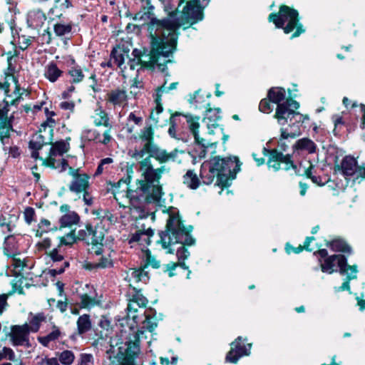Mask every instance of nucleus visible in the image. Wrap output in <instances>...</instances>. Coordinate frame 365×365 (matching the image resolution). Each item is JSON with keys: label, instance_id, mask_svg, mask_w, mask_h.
Returning <instances> with one entry per match:
<instances>
[{"label": "nucleus", "instance_id": "f257e3e1", "mask_svg": "<svg viewBox=\"0 0 365 365\" xmlns=\"http://www.w3.org/2000/svg\"><path fill=\"white\" fill-rule=\"evenodd\" d=\"M150 18L149 30L151 36L150 54H146L135 48L132 51L133 58H129L127 65L130 70L139 72L143 68H158L165 71L166 63L170 61L167 59L176 48L178 34L177 30L184 24L182 19L170 15L167 19L158 20L155 17Z\"/></svg>", "mask_w": 365, "mask_h": 365}, {"label": "nucleus", "instance_id": "f03ea898", "mask_svg": "<svg viewBox=\"0 0 365 365\" xmlns=\"http://www.w3.org/2000/svg\"><path fill=\"white\" fill-rule=\"evenodd\" d=\"M138 161L139 172L143 180H138L135 189H129L128 184L130 177L120 180L114 185L115 189L120 187L121 184L125 185L126 196L130 200V213L135 219L146 218L150 215L147 205L150 203H158L162 197V187L160 185V180L162 175L168 173L169 169L165 165L158 168H154L150 157H144Z\"/></svg>", "mask_w": 365, "mask_h": 365}, {"label": "nucleus", "instance_id": "7ed1b4c3", "mask_svg": "<svg viewBox=\"0 0 365 365\" xmlns=\"http://www.w3.org/2000/svg\"><path fill=\"white\" fill-rule=\"evenodd\" d=\"M240 166L238 158L236 157L221 158L216 156L203 162L200 168V177L205 185H210L216 180L217 185L227 187L240 171Z\"/></svg>", "mask_w": 365, "mask_h": 365}, {"label": "nucleus", "instance_id": "20e7f679", "mask_svg": "<svg viewBox=\"0 0 365 365\" xmlns=\"http://www.w3.org/2000/svg\"><path fill=\"white\" fill-rule=\"evenodd\" d=\"M314 254L324 259V261H322L320 259H319L321 269L323 272L332 274L334 272H337V269H334V267L337 266L339 274L346 276V279L341 286L334 287V292H350V281L355 279L357 277V266L349 265L347 264V259L342 255H333L328 256V252L325 249L314 252Z\"/></svg>", "mask_w": 365, "mask_h": 365}, {"label": "nucleus", "instance_id": "39448f33", "mask_svg": "<svg viewBox=\"0 0 365 365\" xmlns=\"http://www.w3.org/2000/svg\"><path fill=\"white\" fill-rule=\"evenodd\" d=\"M269 101L277 104L275 118L281 125H286L289 120H295L299 123L301 119H309L308 115H304L297 110L299 103L291 98L285 100L286 92L283 88L276 87L269 90L267 94Z\"/></svg>", "mask_w": 365, "mask_h": 365}, {"label": "nucleus", "instance_id": "423d86ee", "mask_svg": "<svg viewBox=\"0 0 365 365\" xmlns=\"http://www.w3.org/2000/svg\"><path fill=\"white\" fill-rule=\"evenodd\" d=\"M160 242L163 249L168 253H173L172 247L176 244L192 245L195 240L182 224L179 215H170L166 225V230L160 233Z\"/></svg>", "mask_w": 365, "mask_h": 365}, {"label": "nucleus", "instance_id": "0eeeda50", "mask_svg": "<svg viewBox=\"0 0 365 365\" xmlns=\"http://www.w3.org/2000/svg\"><path fill=\"white\" fill-rule=\"evenodd\" d=\"M268 19L274 24L277 28H282L285 34H289L296 29L292 38L299 36L305 30L299 23V13L287 6H281L278 14H270Z\"/></svg>", "mask_w": 365, "mask_h": 365}, {"label": "nucleus", "instance_id": "6e6552de", "mask_svg": "<svg viewBox=\"0 0 365 365\" xmlns=\"http://www.w3.org/2000/svg\"><path fill=\"white\" fill-rule=\"evenodd\" d=\"M140 353L138 343L127 341L121 343L115 355L110 356L108 365H135V359Z\"/></svg>", "mask_w": 365, "mask_h": 365}, {"label": "nucleus", "instance_id": "1a4fd4ad", "mask_svg": "<svg viewBox=\"0 0 365 365\" xmlns=\"http://www.w3.org/2000/svg\"><path fill=\"white\" fill-rule=\"evenodd\" d=\"M69 150V144L61 140L52 144L48 158L41 160L43 165L53 169L60 168V171H64L68 166L66 160L63 158L64 153Z\"/></svg>", "mask_w": 365, "mask_h": 365}, {"label": "nucleus", "instance_id": "9d476101", "mask_svg": "<svg viewBox=\"0 0 365 365\" xmlns=\"http://www.w3.org/2000/svg\"><path fill=\"white\" fill-rule=\"evenodd\" d=\"M262 153L264 155L269 154L267 162L269 168L277 171L280 169L289 170L293 169L297 173V166L293 163L289 155H284L278 153L277 150H269L265 147L263 148Z\"/></svg>", "mask_w": 365, "mask_h": 365}, {"label": "nucleus", "instance_id": "9b49d317", "mask_svg": "<svg viewBox=\"0 0 365 365\" xmlns=\"http://www.w3.org/2000/svg\"><path fill=\"white\" fill-rule=\"evenodd\" d=\"M210 0H190L183 8L182 17L187 23L192 25L203 19V10L209 4Z\"/></svg>", "mask_w": 365, "mask_h": 365}, {"label": "nucleus", "instance_id": "f8f14e48", "mask_svg": "<svg viewBox=\"0 0 365 365\" xmlns=\"http://www.w3.org/2000/svg\"><path fill=\"white\" fill-rule=\"evenodd\" d=\"M305 120L301 119L299 123L295 122V120H289L286 123L287 127L281 128V138L278 142L277 148L274 150H277L278 153H281L286 151L289 147L288 138H295L301 135V128Z\"/></svg>", "mask_w": 365, "mask_h": 365}, {"label": "nucleus", "instance_id": "ddd939ff", "mask_svg": "<svg viewBox=\"0 0 365 365\" xmlns=\"http://www.w3.org/2000/svg\"><path fill=\"white\" fill-rule=\"evenodd\" d=\"M139 138L144 143L143 148L129 152L130 155L135 160L143 159L147 155V150L155 144L154 143V130L151 125H147L140 130Z\"/></svg>", "mask_w": 365, "mask_h": 365}, {"label": "nucleus", "instance_id": "4468645a", "mask_svg": "<svg viewBox=\"0 0 365 365\" xmlns=\"http://www.w3.org/2000/svg\"><path fill=\"white\" fill-rule=\"evenodd\" d=\"M246 341L247 339L238 336L231 343V349L227 354L225 358L227 362L236 364L241 357L250 354L252 344H245L244 342Z\"/></svg>", "mask_w": 365, "mask_h": 365}, {"label": "nucleus", "instance_id": "2eb2a0df", "mask_svg": "<svg viewBox=\"0 0 365 365\" xmlns=\"http://www.w3.org/2000/svg\"><path fill=\"white\" fill-rule=\"evenodd\" d=\"M30 331L28 329L27 324L23 325H14L11 327L9 337L11 344L16 346L31 347L29 340Z\"/></svg>", "mask_w": 365, "mask_h": 365}, {"label": "nucleus", "instance_id": "dca6fc26", "mask_svg": "<svg viewBox=\"0 0 365 365\" xmlns=\"http://www.w3.org/2000/svg\"><path fill=\"white\" fill-rule=\"evenodd\" d=\"M341 170L345 177L355 176L356 179L359 177L365 178V167L357 165L356 160L351 156H346L341 163Z\"/></svg>", "mask_w": 365, "mask_h": 365}, {"label": "nucleus", "instance_id": "f3484780", "mask_svg": "<svg viewBox=\"0 0 365 365\" xmlns=\"http://www.w3.org/2000/svg\"><path fill=\"white\" fill-rule=\"evenodd\" d=\"M106 104L114 109L123 108L128 103L127 91L122 88H115L109 91L106 96Z\"/></svg>", "mask_w": 365, "mask_h": 365}, {"label": "nucleus", "instance_id": "a211bd4d", "mask_svg": "<svg viewBox=\"0 0 365 365\" xmlns=\"http://www.w3.org/2000/svg\"><path fill=\"white\" fill-rule=\"evenodd\" d=\"M24 241V236L21 233L14 232L9 234L4 239L3 244L4 254L12 257L20 254V245Z\"/></svg>", "mask_w": 365, "mask_h": 365}, {"label": "nucleus", "instance_id": "6ab92c4d", "mask_svg": "<svg viewBox=\"0 0 365 365\" xmlns=\"http://www.w3.org/2000/svg\"><path fill=\"white\" fill-rule=\"evenodd\" d=\"M70 174L73 177V180L68 186L71 192L78 194L88 190L90 187L89 175L81 173L78 170H73Z\"/></svg>", "mask_w": 365, "mask_h": 365}, {"label": "nucleus", "instance_id": "aec40b11", "mask_svg": "<svg viewBox=\"0 0 365 365\" xmlns=\"http://www.w3.org/2000/svg\"><path fill=\"white\" fill-rule=\"evenodd\" d=\"M14 94L16 96L14 99L10 101L4 100L0 103V122L9 120L7 114L9 106H17L23 99L22 96H28L29 93L26 89L20 88L19 85H16Z\"/></svg>", "mask_w": 365, "mask_h": 365}, {"label": "nucleus", "instance_id": "412c9836", "mask_svg": "<svg viewBox=\"0 0 365 365\" xmlns=\"http://www.w3.org/2000/svg\"><path fill=\"white\" fill-rule=\"evenodd\" d=\"M184 119L187 123V127L190 131V133L193 135L195 141L201 145L200 148V153H199V158H204L206 155V150L205 148L207 147V144L205 143V141L203 139H200L199 135H198V128L200 127L199 124V117H193L192 115H186Z\"/></svg>", "mask_w": 365, "mask_h": 365}, {"label": "nucleus", "instance_id": "4be33fe9", "mask_svg": "<svg viewBox=\"0 0 365 365\" xmlns=\"http://www.w3.org/2000/svg\"><path fill=\"white\" fill-rule=\"evenodd\" d=\"M147 157L155 158L160 163H167L169 161H175L178 156V150L177 149L173 150L170 153H168L165 150L160 148L156 144L149 148L147 150Z\"/></svg>", "mask_w": 365, "mask_h": 365}, {"label": "nucleus", "instance_id": "5701e85b", "mask_svg": "<svg viewBox=\"0 0 365 365\" xmlns=\"http://www.w3.org/2000/svg\"><path fill=\"white\" fill-rule=\"evenodd\" d=\"M50 257L53 264L49 269V274L53 277L62 274L65 269L69 266V262L64 260L63 256L59 254L57 249H53L51 252Z\"/></svg>", "mask_w": 365, "mask_h": 365}, {"label": "nucleus", "instance_id": "b1692460", "mask_svg": "<svg viewBox=\"0 0 365 365\" xmlns=\"http://www.w3.org/2000/svg\"><path fill=\"white\" fill-rule=\"evenodd\" d=\"M111 252L105 253L101 248H98L95 254L98 257L94 262L87 264V269H105L113 267Z\"/></svg>", "mask_w": 365, "mask_h": 365}, {"label": "nucleus", "instance_id": "393cba45", "mask_svg": "<svg viewBox=\"0 0 365 365\" xmlns=\"http://www.w3.org/2000/svg\"><path fill=\"white\" fill-rule=\"evenodd\" d=\"M46 20V14L39 9L30 10L26 14V23L29 28L38 30Z\"/></svg>", "mask_w": 365, "mask_h": 365}, {"label": "nucleus", "instance_id": "a878e982", "mask_svg": "<svg viewBox=\"0 0 365 365\" xmlns=\"http://www.w3.org/2000/svg\"><path fill=\"white\" fill-rule=\"evenodd\" d=\"M187 115H180L176 113L175 115L170 117V125L168 129L169 135L178 140H182L185 142H187V139H184L183 137L181 136L180 130L178 127V125L180 123L187 125V121L184 119Z\"/></svg>", "mask_w": 365, "mask_h": 365}, {"label": "nucleus", "instance_id": "bb28decb", "mask_svg": "<svg viewBox=\"0 0 365 365\" xmlns=\"http://www.w3.org/2000/svg\"><path fill=\"white\" fill-rule=\"evenodd\" d=\"M14 116L11 115L8 120L0 122V140L4 145V150H6L7 145H11L10 131H14L12 122Z\"/></svg>", "mask_w": 365, "mask_h": 365}, {"label": "nucleus", "instance_id": "cd10ccee", "mask_svg": "<svg viewBox=\"0 0 365 365\" xmlns=\"http://www.w3.org/2000/svg\"><path fill=\"white\" fill-rule=\"evenodd\" d=\"M153 235V231L150 228L139 230L132 234L128 240L129 244L138 243L143 246H148L150 243V237Z\"/></svg>", "mask_w": 365, "mask_h": 365}, {"label": "nucleus", "instance_id": "c85d7f7f", "mask_svg": "<svg viewBox=\"0 0 365 365\" xmlns=\"http://www.w3.org/2000/svg\"><path fill=\"white\" fill-rule=\"evenodd\" d=\"M210 96V93L204 95L201 93L200 90H198L194 93L188 101L190 104L196 109L207 108V106H209L208 99Z\"/></svg>", "mask_w": 365, "mask_h": 365}, {"label": "nucleus", "instance_id": "c756f323", "mask_svg": "<svg viewBox=\"0 0 365 365\" xmlns=\"http://www.w3.org/2000/svg\"><path fill=\"white\" fill-rule=\"evenodd\" d=\"M313 168L314 165L309 160H304L300 163L299 168L297 173L299 175H305L308 178H311L312 182L316 184L323 185V183L321 182V178L319 177L312 175Z\"/></svg>", "mask_w": 365, "mask_h": 365}, {"label": "nucleus", "instance_id": "7c9ffc66", "mask_svg": "<svg viewBox=\"0 0 365 365\" xmlns=\"http://www.w3.org/2000/svg\"><path fill=\"white\" fill-rule=\"evenodd\" d=\"M17 218L11 216L0 215V228L4 234L15 232Z\"/></svg>", "mask_w": 365, "mask_h": 365}, {"label": "nucleus", "instance_id": "2f4dec72", "mask_svg": "<svg viewBox=\"0 0 365 365\" xmlns=\"http://www.w3.org/2000/svg\"><path fill=\"white\" fill-rule=\"evenodd\" d=\"M46 319V317L45 314L42 312L36 314L31 313L29 318V323H26L28 329L29 330L30 333L38 332L41 327V323L45 322Z\"/></svg>", "mask_w": 365, "mask_h": 365}, {"label": "nucleus", "instance_id": "473e14b6", "mask_svg": "<svg viewBox=\"0 0 365 365\" xmlns=\"http://www.w3.org/2000/svg\"><path fill=\"white\" fill-rule=\"evenodd\" d=\"M111 61H113L114 65L120 68L122 71L127 68L125 64V59L128 58V54L121 50L113 48L111 51Z\"/></svg>", "mask_w": 365, "mask_h": 365}, {"label": "nucleus", "instance_id": "72a5a7b5", "mask_svg": "<svg viewBox=\"0 0 365 365\" xmlns=\"http://www.w3.org/2000/svg\"><path fill=\"white\" fill-rule=\"evenodd\" d=\"M182 182L188 188L196 190L200 186V180L193 170H188L182 177Z\"/></svg>", "mask_w": 365, "mask_h": 365}, {"label": "nucleus", "instance_id": "f704fd0d", "mask_svg": "<svg viewBox=\"0 0 365 365\" xmlns=\"http://www.w3.org/2000/svg\"><path fill=\"white\" fill-rule=\"evenodd\" d=\"M144 315L145 319L143 322L142 328L150 332L153 331L158 326L155 312L150 309L144 312Z\"/></svg>", "mask_w": 365, "mask_h": 365}, {"label": "nucleus", "instance_id": "c9c22d12", "mask_svg": "<svg viewBox=\"0 0 365 365\" xmlns=\"http://www.w3.org/2000/svg\"><path fill=\"white\" fill-rule=\"evenodd\" d=\"M44 137L41 134L35 135L29 142V148L32 150L31 157L34 159L38 158V150L46 145Z\"/></svg>", "mask_w": 365, "mask_h": 365}, {"label": "nucleus", "instance_id": "e433bc0d", "mask_svg": "<svg viewBox=\"0 0 365 365\" xmlns=\"http://www.w3.org/2000/svg\"><path fill=\"white\" fill-rule=\"evenodd\" d=\"M293 148L296 150H304L309 153H314L316 152L317 145L311 139L304 138L298 140L293 145Z\"/></svg>", "mask_w": 365, "mask_h": 365}, {"label": "nucleus", "instance_id": "4c0bfd02", "mask_svg": "<svg viewBox=\"0 0 365 365\" xmlns=\"http://www.w3.org/2000/svg\"><path fill=\"white\" fill-rule=\"evenodd\" d=\"M93 118V123L96 126L103 125L108 128H111L112 127L109 123V118L107 113L101 108H98L95 110Z\"/></svg>", "mask_w": 365, "mask_h": 365}, {"label": "nucleus", "instance_id": "58836bf2", "mask_svg": "<svg viewBox=\"0 0 365 365\" xmlns=\"http://www.w3.org/2000/svg\"><path fill=\"white\" fill-rule=\"evenodd\" d=\"M61 336L59 328L55 325L52 327V331L43 336H38L37 340L43 346L48 347L51 341L57 340Z\"/></svg>", "mask_w": 365, "mask_h": 365}, {"label": "nucleus", "instance_id": "ea45409f", "mask_svg": "<svg viewBox=\"0 0 365 365\" xmlns=\"http://www.w3.org/2000/svg\"><path fill=\"white\" fill-rule=\"evenodd\" d=\"M101 301L96 297L94 292L92 294H83L80 296L79 307L83 309H90L100 304Z\"/></svg>", "mask_w": 365, "mask_h": 365}, {"label": "nucleus", "instance_id": "a19ab883", "mask_svg": "<svg viewBox=\"0 0 365 365\" xmlns=\"http://www.w3.org/2000/svg\"><path fill=\"white\" fill-rule=\"evenodd\" d=\"M62 71L60 70L57 65L53 63H49L45 69L44 76L51 82H56L61 76Z\"/></svg>", "mask_w": 365, "mask_h": 365}, {"label": "nucleus", "instance_id": "79ce46f5", "mask_svg": "<svg viewBox=\"0 0 365 365\" xmlns=\"http://www.w3.org/2000/svg\"><path fill=\"white\" fill-rule=\"evenodd\" d=\"M76 324L78 333L80 335L88 332L92 327L90 316L86 314L80 316L77 320Z\"/></svg>", "mask_w": 365, "mask_h": 365}, {"label": "nucleus", "instance_id": "37998d69", "mask_svg": "<svg viewBox=\"0 0 365 365\" xmlns=\"http://www.w3.org/2000/svg\"><path fill=\"white\" fill-rule=\"evenodd\" d=\"M79 220L80 217L76 212L69 211L61 216L59 220V222L61 224V227H66L78 224Z\"/></svg>", "mask_w": 365, "mask_h": 365}, {"label": "nucleus", "instance_id": "c03bdc74", "mask_svg": "<svg viewBox=\"0 0 365 365\" xmlns=\"http://www.w3.org/2000/svg\"><path fill=\"white\" fill-rule=\"evenodd\" d=\"M330 248L334 252H340L351 254V247L343 240L336 239L332 240L328 245Z\"/></svg>", "mask_w": 365, "mask_h": 365}, {"label": "nucleus", "instance_id": "a18cd8bd", "mask_svg": "<svg viewBox=\"0 0 365 365\" xmlns=\"http://www.w3.org/2000/svg\"><path fill=\"white\" fill-rule=\"evenodd\" d=\"M128 298L135 302L139 308H144L146 307L148 300L141 293L140 290H136L133 288L128 295Z\"/></svg>", "mask_w": 365, "mask_h": 365}, {"label": "nucleus", "instance_id": "49530a36", "mask_svg": "<svg viewBox=\"0 0 365 365\" xmlns=\"http://www.w3.org/2000/svg\"><path fill=\"white\" fill-rule=\"evenodd\" d=\"M89 234L91 235L90 237V245H102V242L104 240V233L101 230H98V228L93 225L91 226Z\"/></svg>", "mask_w": 365, "mask_h": 365}, {"label": "nucleus", "instance_id": "de8ad7c7", "mask_svg": "<svg viewBox=\"0 0 365 365\" xmlns=\"http://www.w3.org/2000/svg\"><path fill=\"white\" fill-rule=\"evenodd\" d=\"M73 24L71 22L64 23H56L53 26V31L57 36H63L69 34L72 31Z\"/></svg>", "mask_w": 365, "mask_h": 365}, {"label": "nucleus", "instance_id": "09e8293b", "mask_svg": "<svg viewBox=\"0 0 365 365\" xmlns=\"http://www.w3.org/2000/svg\"><path fill=\"white\" fill-rule=\"evenodd\" d=\"M315 238L314 237H307L305 240V242L304 243L303 246L299 245L298 247H293L292 246H289V245H287L286 246V251L288 254L291 253V252H293L294 253H299L303 250H306L309 252H312L314 250L313 248L310 247V243L314 241Z\"/></svg>", "mask_w": 365, "mask_h": 365}, {"label": "nucleus", "instance_id": "8fccbe9b", "mask_svg": "<svg viewBox=\"0 0 365 365\" xmlns=\"http://www.w3.org/2000/svg\"><path fill=\"white\" fill-rule=\"evenodd\" d=\"M176 256L178 259L177 264L184 269H188V267L185 264V260L190 256V252L184 246H181L178 248L176 252Z\"/></svg>", "mask_w": 365, "mask_h": 365}, {"label": "nucleus", "instance_id": "3c124183", "mask_svg": "<svg viewBox=\"0 0 365 365\" xmlns=\"http://www.w3.org/2000/svg\"><path fill=\"white\" fill-rule=\"evenodd\" d=\"M143 259L145 263V267L150 266L154 269H158L160 267V262L151 255L149 250L143 251Z\"/></svg>", "mask_w": 365, "mask_h": 365}, {"label": "nucleus", "instance_id": "603ef678", "mask_svg": "<svg viewBox=\"0 0 365 365\" xmlns=\"http://www.w3.org/2000/svg\"><path fill=\"white\" fill-rule=\"evenodd\" d=\"M220 110L219 108H207L205 112V119L208 124L214 126L215 123L220 118Z\"/></svg>", "mask_w": 365, "mask_h": 365}, {"label": "nucleus", "instance_id": "864d4df0", "mask_svg": "<svg viewBox=\"0 0 365 365\" xmlns=\"http://www.w3.org/2000/svg\"><path fill=\"white\" fill-rule=\"evenodd\" d=\"M128 304L127 307V317L128 319H132L135 324L138 323V316L136 314L138 309L139 308L137 304L130 298L128 299Z\"/></svg>", "mask_w": 365, "mask_h": 365}, {"label": "nucleus", "instance_id": "5fc2aeb1", "mask_svg": "<svg viewBox=\"0 0 365 365\" xmlns=\"http://www.w3.org/2000/svg\"><path fill=\"white\" fill-rule=\"evenodd\" d=\"M113 163V159L112 158H106L102 159L97 169L93 175L94 177H97L104 172H107L109 170L110 165Z\"/></svg>", "mask_w": 365, "mask_h": 365}, {"label": "nucleus", "instance_id": "6e6d98bb", "mask_svg": "<svg viewBox=\"0 0 365 365\" xmlns=\"http://www.w3.org/2000/svg\"><path fill=\"white\" fill-rule=\"evenodd\" d=\"M68 73L73 83H80L84 78L83 70L79 66H72L70 68Z\"/></svg>", "mask_w": 365, "mask_h": 365}, {"label": "nucleus", "instance_id": "4d7b16f0", "mask_svg": "<svg viewBox=\"0 0 365 365\" xmlns=\"http://www.w3.org/2000/svg\"><path fill=\"white\" fill-rule=\"evenodd\" d=\"M75 359V355L72 351L64 350L58 354V361L63 365H71Z\"/></svg>", "mask_w": 365, "mask_h": 365}, {"label": "nucleus", "instance_id": "13d9d810", "mask_svg": "<svg viewBox=\"0 0 365 365\" xmlns=\"http://www.w3.org/2000/svg\"><path fill=\"white\" fill-rule=\"evenodd\" d=\"M130 276L135 280V282H143L144 283H146L149 279L147 272L142 268L133 269L131 271Z\"/></svg>", "mask_w": 365, "mask_h": 365}, {"label": "nucleus", "instance_id": "bf43d9fd", "mask_svg": "<svg viewBox=\"0 0 365 365\" xmlns=\"http://www.w3.org/2000/svg\"><path fill=\"white\" fill-rule=\"evenodd\" d=\"M99 136V133L93 129H84L81 133V140L83 141L96 140Z\"/></svg>", "mask_w": 365, "mask_h": 365}, {"label": "nucleus", "instance_id": "052dcab7", "mask_svg": "<svg viewBox=\"0 0 365 365\" xmlns=\"http://www.w3.org/2000/svg\"><path fill=\"white\" fill-rule=\"evenodd\" d=\"M0 359H6L13 361L15 364V361L18 359H16V354L12 349L4 346L0 351Z\"/></svg>", "mask_w": 365, "mask_h": 365}, {"label": "nucleus", "instance_id": "680f3d73", "mask_svg": "<svg viewBox=\"0 0 365 365\" xmlns=\"http://www.w3.org/2000/svg\"><path fill=\"white\" fill-rule=\"evenodd\" d=\"M45 115L46 120L42 123L41 126L43 128L49 127L53 128L56 125V121L53 118V117L56 115V113L54 111L49 110L48 108H45Z\"/></svg>", "mask_w": 365, "mask_h": 365}, {"label": "nucleus", "instance_id": "e2e57ef3", "mask_svg": "<svg viewBox=\"0 0 365 365\" xmlns=\"http://www.w3.org/2000/svg\"><path fill=\"white\" fill-rule=\"evenodd\" d=\"M91 225L88 224L86 225L85 229H81L78 232L77 238L78 240L85 242L87 245H90V229Z\"/></svg>", "mask_w": 365, "mask_h": 365}, {"label": "nucleus", "instance_id": "0e129e2a", "mask_svg": "<svg viewBox=\"0 0 365 365\" xmlns=\"http://www.w3.org/2000/svg\"><path fill=\"white\" fill-rule=\"evenodd\" d=\"M38 230H37L36 235H41L44 232H48L53 230L51 227V222L47 219H41L38 223Z\"/></svg>", "mask_w": 365, "mask_h": 365}, {"label": "nucleus", "instance_id": "69168bd1", "mask_svg": "<svg viewBox=\"0 0 365 365\" xmlns=\"http://www.w3.org/2000/svg\"><path fill=\"white\" fill-rule=\"evenodd\" d=\"M34 40V37L21 35L18 37V44L21 50L26 49Z\"/></svg>", "mask_w": 365, "mask_h": 365}, {"label": "nucleus", "instance_id": "338daca9", "mask_svg": "<svg viewBox=\"0 0 365 365\" xmlns=\"http://www.w3.org/2000/svg\"><path fill=\"white\" fill-rule=\"evenodd\" d=\"M24 220L28 225H31L36 220V212L31 207H27L24 212Z\"/></svg>", "mask_w": 365, "mask_h": 365}, {"label": "nucleus", "instance_id": "774afa93", "mask_svg": "<svg viewBox=\"0 0 365 365\" xmlns=\"http://www.w3.org/2000/svg\"><path fill=\"white\" fill-rule=\"evenodd\" d=\"M78 365H94L93 355L91 354H81Z\"/></svg>", "mask_w": 365, "mask_h": 365}]
</instances>
